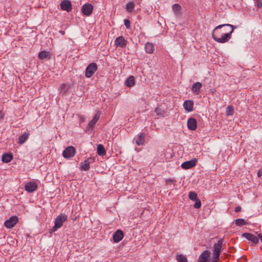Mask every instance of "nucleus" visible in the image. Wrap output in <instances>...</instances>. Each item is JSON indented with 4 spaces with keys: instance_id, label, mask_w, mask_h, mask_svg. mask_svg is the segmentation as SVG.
<instances>
[{
    "instance_id": "f257e3e1",
    "label": "nucleus",
    "mask_w": 262,
    "mask_h": 262,
    "mask_svg": "<svg viewBox=\"0 0 262 262\" xmlns=\"http://www.w3.org/2000/svg\"><path fill=\"white\" fill-rule=\"evenodd\" d=\"M235 26L230 24L220 25L216 27L212 31L213 39L219 43L228 42L231 37Z\"/></svg>"
},
{
    "instance_id": "f03ea898",
    "label": "nucleus",
    "mask_w": 262,
    "mask_h": 262,
    "mask_svg": "<svg viewBox=\"0 0 262 262\" xmlns=\"http://www.w3.org/2000/svg\"><path fill=\"white\" fill-rule=\"evenodd\" d=\"M67 220V215L61 213L59 215L55 220V225L50 229V233H52L60 228L64 222Z\"/></svg>"
},
{
    "instance_id": "7ed1b4c3",
    "label": "nucleus",
    "mask_w": 262,
    "mask_h": 262,
    "mask_svg": "<svg viewBox=\"0 0 262 262\" xmlns=\"http://www.w3.org/2000/svg\"><path fill=\"white\" fill-rule=\"evenodd\" d=\"M224 242V239L221 238L219 239L216 244H215L213 246V258L216 260L219 259L221 249Z\"/></svg>"
},
{
    "instance_id": "20e7f679",
    "label": "nucleus",
    "mask_w": 262,
    "mask_h": 262,
    "mask_svg": "<svg viewBox=\"0 0 262 262\" xmlns=\"http://www.w3.org/2000/svg\"><path fill=\"white\" fill-rule=\"evenodd\" d=\"M98 66L95 63H91L86 67L85 72V76L86 78L91 77L97 70Z\"/></svg>"
},
{
    "instance_id": "39448f33",
    "label": "nucleus",
    "mask_w": 262,
    "mask_h": 262,
    "mask_svg": "<svg viewBox=\"0 0 262 262\" xmlns=\"http://www.w3.org/2000/svg\"><path fill=\"white\" fill-rule=\"evenodd\" d=\"M76 153V149L72 146H68L63 151L62 155L65 158L73 157Z\"/></svg>"
},
{
    "instance_id": "423d86ee",
    "label": "nucleus",
    "mask_w": 262,
    "mask_h": 262,
    "mask_svg": "<svg viewBox=\"0 0 262 262\" xmlns=\"http://www.w3.org/2000/svg\"><path fill=\"white\" fill-rule=\"evenodd\" d=\"M197 163L196 159H193L190 161L183 162L181 165V167L184 169H188L194 167Z\"/></svg>"
},
{
    "instance_id": "0eeeda50",
    "label": "nucleus",
    "mask_w": 262,
    "mask_h": 262,
    "mask_svg": "<svg viewBox=\"0 0 262 262\" xmlns=\"http://www.w3.org/2000/svg\"><path fill=\"white\" fill-rule=\"evenodd\" d=\"M93 10V6L90 4H85L81 8V12L86 16H90Z\"/></svg>"
},
{
    "instance_id": "6e6552de",
    "label": "nucleus",
    "mask_w": 262,
    "mask_h": 262,
    "mask_svg": "<svg viewBox=\"0 0 262 262\" xmlns=\"http://www.w3.org/2000/svg\"><path fill=\"white\" fill-rule=\"evenodd\" d=\"M127 43V41L123 36H119L115 40V45L116 47H119L122 48H125Z\"/></svg>"
},
{
    "instance_id": "1a4fd4ad",
    "label": "nucleus",
    "mask_w": 262,
    "mask_h": 262,
    "mask_svg": "<svg viewBox=\"0 0 262 262\" xmlns=\"http://www.w3.org/2000/svg\"><path fill=\"white\" fill-rule=\"evenodd\" d=\"M94 158H90L87 160H85L83 162H81L80 163V168L81 169L84 171H88L90 169V165L91 163L94 161Z\"/></svg>"
},
{
    "instance_id": "9d476101",
    "label": "nucleus",
    "mask_w": 262,
    "mask_h": 262,
    "mask_svg": "<svg viewBox=\"0 0 262 262\" xmlns=\"http://www.w3.org/2000/svg\"><path fill=\"white\" fill-rule=\"evenodd\" d=\"M17 222L18 218L17 216H12L5 222L4 225L7 228H11L16 224Z\"/></svg>"
},
{
    "instance_id": "9b49d317",
    "label": "nucleus",
    "mask_w": 262,
    "mask_h": 262,
    "mask_svg": "<svg viewBox=\"0 0 262 262\" xmlns=\"http://www.w3.org/2000/svg\"><path fill=\"white\" fill-rule=\"evenodd\" d=\"M60 8L61 10L66 11L68 12H70L72 9V6L69 0H63L60 4Z\"/></svg>"
},
{
    "instance_id": "f8f14e48",
    "label": "nucleus",
    "mask_w": 262,
    "mask_h": 262,
    "mask_svg": "<svg viewBox=\"0 0 262 262\" xmlns=\"http://www.w3.org/2000/svg\"><path fill=\"white\" fill-rule=\"evenodd\" d=\"M37 184L34 181L27 183L25 186V190L29 192H33L37 190Z\"/></svg>"
},
{
    "instance_id": "ddd939ff",
    "label": "nucleus",
    "mask_w": 262,
    "mask_h": 262,
    "mask_svg": "<svg viewBox=\"0 0 262 262\" xmlns=\"http://www.w3.org/2000/svg\"><path fill=\"white\" fill-rule=\"evenodd\" d=\"M124 237V233L120 230L118 229L113 234V238L115 243H118L121 241Z\"/></svg>"
},
{
    "instance_id": "4468645a",
    "label": "nucleus",
    "mask_w": 262,
    "mask_h": 262,
    "mask_svg": "<svg viewBox=\"0 0 262 262\" xmlns=\"http://www.w3.org/2000/svg\"><path fill=\"white\" fill-rule=\"evenodd\" d=\"M187 127L191 130H194L197 127V122L194 118H189L187 120Z\"/></svg>"
},
{
    "instance_id": "2eb2a0df",
    "label": "nucleus",
    "mask_w": 262,
    "mask_h": 262,
    "mask_svg": "<svg viewBox=\"0 0 262 262\" xmlns=\"http://www.w3.org/2000/svg\"><path fill=\"white\" fill-rule=\"evenodd\" d=\"M193 101L192 100H186L184 102L183 107L188 112H191L193 109Z\"/></svg>"
},
{
    "instance_id": "dca6fc26",
    "label": "nucleus",
    "mask_w": 262,
    "mask_h": 262,
    "mask_svg": "<svg viewBox=\"0 0 262 262\" xmlns=\"http://www.w3.org/2000/svg\"><path fill=\"white\" fill-rule=\"evenodd\" d=\"M243 236L254 244H257L258 242V237L252 234L245 233L243 234Z\"/></svg>"
},
{
    "instance_id": "f3484780",
    "label": "nucleus",
    "mask_w": 262,
    "mask_h": 262,
    "mask_svg": "<svg viewBox=\"0 0 262 262\" xmlns=\"http://www.w3.org/2000/svg\"><path fill=\"white\" fill-rule=\"evenodd\" d=\"M210 252L208 250L204 251L200 255L198 262H207L208 258L210 255Z\"/></svg>"
},
{
    "instance_id": "a211bd4d",
    "label": "nucleus",
    "mask_w": 262,
    "mask_h": 262,
    "mask_svg": "<svg viewBox=\"0 0 262 262\" xmlns=\"http://www.w3.org/2000/svg\"><path fill=\"white\" fill-rule=\"evenodd\" d=\"M100 113L99 112H97L92 120L89 122L88 124V127L89 128H92L94 127L98 120L100 118Z\"/></svg>"
},
{
    "instance_id": "6ab92c4d",
    "label": "nucleus",
    "mask_w": 262,
    "mask_h": 262,
    "mask_svg": "<svg viewBox=\"0 0 262 262\" xmlns=\"http://www.w3.org/2000/svg\"><path fill=\"white\" fill-rule=\"evenodd\" d=\"M202 86V84L201 82H196L192 85L191 90L193 93L199 94Z\"/></svg>"
},
{
    "instance_id": "aec40b11",
    "label": "nucleus",
    "mask_w": 262,
    "mask_h": 262,
    "mask_svg": "<svg viewBox=\"0 0 262 262\" xmlns=\"http://www.w3.org/2000/svg\"><path fill=\"white\" fill-rule=\"evenodd\" d=\"M38 57L40 59H50L51 57V54L49 52L46 51H41L38 55Z\"/></svg>"
},
{
    "instance_id": "412c9836",
    "label": "nucleus",
    "mask_w": 262,
    "mask_h": 262,
    "mask_svg": "<svg viewBox=\"0 0 262 262\" xmlns=\"http://www.w3.org/2000/svg\"><path fill=\"white\" fill-rule=\"evenodd\" d=\"M145 50L147 53L152 54L154 51V45L151 42H147L145 46Z\"/></svg>"
},
{
    "instance_id": "4be33fe9",
    "label": "nucleus",
    "mask_w": 262,
    "mask_h": 262,
    "mask_svg": "<svg viewBox=\"0 0 262 262\" xmlns=\"http://www.w3.org/2000/svg\"><path fill=\"white\" fill-rule=\"evenodd\" d=\"M125 84L127 87L130 88L135 85V81L133 76H130L125 81Z\"/></svg>"
},
{
    "instance_id": "5701e85b",
    "label": "nucleus",
    "mask_w": 262,
    "mask_h": 262,
    "mask_svg": "<svg viewBox=\"0 0 262 262\" xmlns=\"http://www.w3.org/2000/svg\"><path fill=\"white\" fill-rule=\"evenodd\" d=\"M30 134L29 133H25L18 138V143L20 144H24L29 138Z\"/></svg>"
},
{
    "instance_id": "b1692460",
    "label": "nucleus",
    "mask_w": 262,
    "mask_h": 262,
    "mask_svg": "<svg viewBox=\"0 0 262 262\" xmlns=\"http://www.w3.org/2000/svg\"><path fill=\"white\" fill-rule=\"evenodd\" d=\"M145 142V137L143 133H140L136 139V143L138 145H142Z\"/></svg>"
},
{
    "instance_id": "393cba45",
    "label": "nucleus",
    "mask_w": 262,
    "mask_h": 262,
    "mask_svg": "<svg viewBox=\"0 0 262 262\" xmlns=\"http://www.w3.org/2000/svg\"><path fill=\"white\" fill-rule=\"evenodd\" d=\"M97 152L98 155L103 156L106 154V151L102 144H98L97 148Z\"/></svg>"
},
{
    "instance_id": "a878e982",
    "label": "nucleus",
    "mask_w": 262,
    "mask_h": 262,
    "mask_svg": "<svg viewBox=\"0 0 262 262\" xmlns=\"http://www.w3.org/2000/svg\"><path fill=\"white\" fill-rule=\"evenodd\" d=\"M13 159V156L10 154H5L2 156V161L5 163L10 162Z\"/></svg>"
},
{
    "instance_id": "bb28decb",
    "label": "nucleus",
    "mask_w": 262,
    "mask_h": 262,
    "mask_svg": "<svg viewBox=\"0 0 262 262\" xmlns=\"http://www.w3.org/2000/svg\"><path fill=\"white\" fill-rule=\"evenodd\" d=\"M172 10L174 13L178 15L181 14V7L178 4H175L172 6Z\"/></svg>"
},
{
    "instance_id": "cd10ccee",
    "label": "nucleus",
    "mask_w": 262,
    "mask_h": 262,
    "mask_svg": "<svg viewBox=\"0 0 262 262\" xmlns=\"http://www.w3.org/2000/svg\"><path fill=\"white\" fill-rule=\"evenodd\" d=\"M235 224L238 226H243L248 224L247 222L243 219H238L235 220Z\"/></svg>"
},
{
    "instance_id": "c85d7f7f",
    "label": "nucleus",
    "mask_w": 262,
    "mask_h": 262,
    "mask_svg": "<svg viewBox=\"0 0 262 262\" xmlns=\"http://www.w3.org/2000/svg\"><path fill=\"white\" fill-rule=\"evenodd\" d=\"M69 86L67 84L63 83L60 86V93L64 95L69 90Z\"/></svg>"
},
{
    "instance_id": "c756f323",
    "label": "nucleus",
    "mask_w": 262,
    "mask_h": 262,
    "mask_svg": "<svg viewBox=\"0 0 262 262\" xmlns=\"http://www.w3.org/2000/svg\"><path fill=\"white\" fill-rule=\"evenodd\" d=\"M135 4L133 2H129L126 6V10L128 12H132L135 8Z\"/></svg>"
},
{
    "instance_id": "7c9ffc66",
    "label": "nucleus",
    "mask_w": 262,
    "mask_h": 262,
    "mask_svg": "<svg viewBox=\"0 0 262 262\" xmlns=\"http://www.w3.org/2000/svg\"><path fill=\"white\" fill-rule=\"evenodd\" d=\"M176 258L178 262H188L186 256L182 254L178 255Z\"/></svg>"
},
{
    "instance_id": "2f4dec72",
    "label": "nucleus",
    "mask_w": 262,
    "mask_h": 262,
    "mask_svg": "<svg viewBox=\"0 0 262 262\" xmlns=\"http://www.w3.org/2000/svg\"><path fill=\"white\" fill-rule=\"evenodd\" d=\"M189 198L193 201L198 200L197 194L194 191H190L189 193Z\"/></svg>"
},
{
    "instance_id": "473e14b6",
    "label": "nucleus",
    "mask_w": 262,
    "mask_h": 262,
    "mask_svg": "<svg viewBox=\"0 0 262 262\" xmlns=\"http://www.w3.org/2000/svg\"><path fill=\"white\" fill-rule=\"evenodd\" d=\"M194 208L199 209L201 207V202L199 199L196 200V202L193 205Z\"/></svg>"
},
{
    "instance_id": "72a5a7b5",
    "label": "nucleus",
    "mask_w": 262,
    "mask_h": 262,
    "mask_svg": "<svg viewBox=\"0 0 262 262\" xmlns=\"http://www.w3.org/2000/svg\"><path fill=\"white\" fill-rule=\"evenodd\" d=\"M233 113V109L232 106H228L226 110V113L228 115H232Z\"/></svg>"
},
{
    "instance_id": "f704fd0d",
    "label": "nucleus",
    "mask_w": 262,
    "mask_h": 262,
    "mask_svg": "<svg viewBox=\"0 0 262 262\" xmlns=\"http://www.w3.org/2000/svg\"><path fill=\"white\" fill-rule=\"evenodd\" d=\"M254 1L257 8L262 7V0H254Z\"/></svg>"
},
{
    "instance_id": "c9c22d12",
    "label": "nucleus",
    "mask_w": 262,
    "mask_h": 262,
    "mask_svg": "<svg viewBox=\"0 0 262 262\" xmlns=\"http://www.w3.org/2000/svg\"><path fill=\"white\" fill-rule=\"evenodd\" d=\"M124 25L127 29H129L130 28V23L128 19H126L124 20Z\"/></svg>"
},
{
    "instance_id": "e433bc0d",
    "label": "nucleus",
    "mask_w": 262,
    "mask_h": 262,
    "mask_svg": "<svg viewBox=\"0 0 262 262\" xmlns=\"http://www.w3.org/2000/svg\"><path fill=\"white\" fill-rule=\"evenodd\" d=\"M241 209H242L241 207V206H237V207L235 208L234 211H235V212H239V211H241Z\"/></svg>"
},
{
    "instance_id": "4c0bfd02",
    "label": "nucleus",
    "mask_w": 262,
    "mask_h": 262,
    "mask_svg": "<svg viewBox=\"0 0 262 262\" xmlns=\"http://www.w3.org/2000/svg\"><path fill=\"white\" fill-rule=\"evenodd\" d=\"M210 93H211L212 95H214L215 93L216 92V90H215V89H211V90H210Z\"/></svg>"
},
{
    "instance_id": "58836bf2",
    "label": "nucleus",
    "mask_w": 262,
    "mask_h": 262,
    "mask_svg": "<svg viewBox=\"0 0 262 262\" xmlns=\"http://www.w3.org/2000/svg\"><path fill=\"white\" fill-rule=\"evenodd\" d=\"M174 182V180L171 179H168L166 180V184H168L170 182Z\"/></svg>"
},
{
    "instance_id": "ea45409f",
    "label": "nucleus",
    "mask_w": 262,
    "mask_h": 262,
    "mask_svg": "<svg viewBox=\"0 0 262 262\" xmlns=\"http://www.w3.org/2000/svg\"><path fill=\"white\" fill-rule=\"evenodd\" d=\"M258 239H259L261 241V242H262V234H259L258 235Z\"/></svg>"
},
{
    "instance_id": "a19ab883",
    "label": "nucleus",
    "mask_w": 262,
    "mask_h": 262,
    "mask_svg": "<svg viewBox=\"0 0 262 262\" xmlns=\"http://www.w3.org/2000/svg\"><path fill=\"white\" fill-rule=\"evenodd\" d=\"M261 173H262V172H261V171L259 170L258 172H257V176L258 177H260L261 175Z\"/></svg>"
},
{
    "instance_id": "79ce46f5",
    "label": "nucleus",
    "mask_w": 262,
    "mask_h": 262,
    "mask_svg": "<svg viewBox=\"0 0 262 262\" xmlns=\"http://www.w3.org/2000/svg\"><path fill=\"white\" fill-rule=\"evenodd\" d=\"M3 114L1 112H0V120L1 119H3Z\"/></svg>"
},
{
    "instance_id": "37998d69",
    "label": "nucleus",
    "mask_w": 262,
    "mask_h": 262,
    "mask_svg": "<svg viewBox=\"0 0 262 262\" xmlns=\"http://www.w3.org/2000/svg\"><path fill=\"white\" fill-rule=\"evenodd\" d=\"M218 260L219 259H216V260H215V259L212 257V262H218Z\"/></svg>"
},
{
    "instance_id": "c03bdc74",
    "label": "nucleus",
    "mask_w": 262,
    "mask_h": 262,
    "mask_svg": "<svg viewBox=\"0 0 262 262\" xmlns=\"http://www.w3.org/2000/svg\"><path fill=\"white\" fill-rule=\"evenodd\" d=\"M60 33L62 34V35H64V31H60Z\"/></svg>"
},
{
    "instance_id": "a18cd8bd",
    "label": "nucleus",
    "mask_w": 262,
    "mask_h": 262,
    "mask_svg": "<svg viewBox=\"0 0 262 262\" xmlns=\"http://www.w3.org/2000/svg\"><path fill=\"white\" fill-rule=\"evenodd\" d=\"M157 108H156L155 111L157 112Z\"/></svg>"
}]
</instances>
